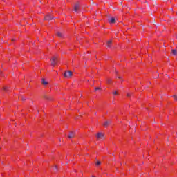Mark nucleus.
<instances>
[{
  "label": "nucleus",
  "instance_id": "1",
  "mask_svg": "<svg viewBox=\"0 0 177 177\" xmlns=\"http://www.w3.org/2000/svg\"><path fill=\"white\" fill-rule=\"evenodd\" d=\"M64 78H70L71 77H73V73L71 71H66L64 73Z\"/></svg>",
  "mask_w": 177,
  "mask_h": 177
},
{
  "label": "nucleus",
  "instance_id": "2",
  "mask_svg": "<svg viewBox=\"0 0 177 177\" xmlns=\"http://www.w3.org/2000/svg\"><path fill=\"white\" fill-rule=\"evenodd\" d=\"M55 64H57V57H53L51 59V66H55Z\"/></svg>",
  "mask_w": 177,
  "mask_h": 177
},
{
  "label": "nucleus",
  "instance_id": "3",
  "mask_svg": "<svg viewBox=\"0 0 177 177\" xmlns=\"http://www.w3.org/2000/svg\"><path fill=\"white\" fill-rule=\"evenodd\" d=\"M74 136H75V132L74 131H70L69 134L68 135V138L69 139H73V138H74Z\"/></svg>",
  "mask_w": 177,
  "mask_h": 177
},
{
  "label": "nucleus",
  "instance_id": "4",
  "mask_svg": "<svg viewBox=\"0 0 177 177\" xmlns=\"http://www.w3.org/2000/svg\"><path fill=\"white\" fill-rule=\"evenodd\" d=\"M110 124H111V120H106L104 122L103 125H104V127H105V128H107V127L109 125H110Z\"/></svg>",
  "mask_w": 177,
  "mask_h": 177
},
{
  "label": "nucleus",
  "instance_id": "5",
  "mask_svg": "<svg viewBox=\"0 0 177 177\" xmlns=\"http://www.w3.org/2000/svg\"><path fill=\"white\" fill-rule=\"evenodd\" d=\"M78 9H80V3H77L74 6L75 12H78Z\"/></svg>",
  "mask_w": 177,
  "mask_h": 177
},
{
  "label": "nucleus",
  "instance_id": "6",
  "mask_svg": "<svg viewBox=\"0 0 177 177\" xmlns=\"http://www.w3.org/2000/svg\"><path fill=\"white\" fill-rule=\"evenodd\" d=\"M52 19H53V17H52L50 15H47L44 18V20H52Z\"/></svg>",
  "mask_w": 177,
  "mask_h": 177
},
{
  "label": "nucleus",
  "instance_id": "7",
  "mask_svg": "<svg viewBox=\"0 0 177 177\" xmlns=\"http://www.w3.org/2000/svg\"><path fill=\"white\" fill-rule=\"evenodd\" d=\"M104 134L102 133H98L97 134V139H100V138H104Z\"/></svg>",
  "mask_w": 177,
  "mask_h": 177
},
{
  "label": "nucleus",
  "instance_id": "8",
  "mask_svg": "<svg viewBox=\"0 0 177 177\" xmlns=\"http://www.w3.org/2000/svg\"><path fill=\"white\" fill-rule=\"evenodd\" d=\"M112 41L111 40H109L107 41V48H111V44H112Z\"/></svg>",
  "mask_w": 177,
  "mask_h": 177
},
{
  "label": "nucleus",
  "instance_id": "9",
  "mask_svg": "<svg viewBox=\"0 0 177 177\" xmlns=\"http://www.w3.org/2000/svg\"><path fill=\"white\" fill-rule=\"evenodd\" d=\"M41 84H43V85H48V82H46V80H45V79H41Z\"/></svg>",
  "mask_w": 177,
  "mask_h": 177
},
{
  "label": "nucleus",
  "instance_id": "10",
  "mask_svg": "<svg viewBox=\"0 0 177 177\" xmlns=\"http://www.w3.org/2000/svg\"><path fill=\"white\" fill-rule=\"evenodd\" d=\"M57 37H59V38L63 37V33L60 32H57Z\"/></svg>",
  "mask_w": 177,
  "mask_h": 177
},
{
  "label": "nucleus",
  "instance_id": "11",
  "mask_svg": "<svg viewBox=\"0 0 177 177\" xmlns=\"http://www.w3.org/2000/svg\"><path fill=\"white\" fill-rule=\"evenodd\" d=\"M171 53H172V55H174V56H176V55H177L176 50H175V49L171 50Z\"/></svg>",
  "mask_w": 177,
  "mask_h": 177
},
{
  "label": "nucleus",
  "instance_id": "12",
  "mask_svg": "<svg viewBox=\"0 0 177 177\" xmlns=\"http://www.w3.org/2000/svg\"><path fill=\"white\" fill-rule=\"evenodd\" d=\"M110 23H115V18L112 17L109 20Z\"/></svg>",
  "mask_w": 177,
  "mask_h": 177
},
{
  "label": "nucleus",
  "instance_id": "13",
  "mask_svg": "<svg viewBox=\"0 0 177 177\" xmlns=\"http://www.w3.org/2000/svg\"><path fill=\"white\" fill-rule=\"evenodd\" d=\"M19 97H20L21 100H23V101H24V100H26L27 99L26 97H25L23 96V95H21Z\"/></svg>",
  "mask_w": 177,
  "mask_h": 177
},
{
  "label": "nucleus",
  "instance_id": "14",
  "mask_svg": "<svg viewBox=\"0 0 177 177\" xmlns=\"http://www.w3.org/2000/svg\"><path fill=\"white\" fill-rule=\"evenodd\" d=\"M3 91H5L6 92L8 91V89H9V87L8 86H4L3 88Z\"/></svg>",
  "mask_w": 177,
  "mask_h": 177
},
{
  "label": "nucleus",
  "instance_id": "15",
  "mask_svg": "<svg viewBox=\"0 0 177 177\" xmlns=\"http://www.w3.org/2000/svg\"><path fill=\"white\" fill-rule=\"evenodd\" d=\"M107 83L111 84V79H107Z\"/></svg>",
  "mask_w": 177,
  "mask_h": 177
},
{
  "label": "nucleus",
  "instance_id": "16",
  "mask_svg": "<svg viewBox=\"0 0 177 177\" xmlns=\"http://www.w3.org/2000/svg\"><path fill=\"white\" fill-rule=\"evenodd\" d=\"M53 171H57V166H54Z\"/></svg>",
  "mask_w": 177,
  "mask_h": 177
},
{
  "label": "nucleus",
  "instance_id": "17",
  "mask_svg": "<svg viewBox=\"0 0 177 177\" xmlns=\"http://www.w3.org/2000/svg\"><path fill=\"white\" fill-rule=\"evenodd\" d=\"M44 98L48 99V100H50V98L49 97V96L45 95Z\"/></svg>",
  "mask_w": 177,
  "mask_h": 177
},
{
  "label": "nucleus",
  "instance_id": "18",
  "mask_svg": "<svg viewBox=\"0 0 177 177\" xmlns=\"http://www.w3.org/2000/svg\"><path fill=\"white\" fill-rule=\"evenodd\" d=\"M173 97L177 102V96H176V95H173Z\"/></svg>",
  "mask_w": 177,
  "mask_h": 177
},
{
  "label": "nucleus",
  "instance_id": "19",
  "mask_svg": "<svg viewBox=\"0 0 177 177\" xmlns=\"http://www.w3.org/2000/svg\"><path fill=\"white\" fill-rule=\"evenodd\" d=\"M101 162L100 161L97 160L96 162V165H100Z\"/></svg>",
  "mask_w": 177,
  "mask_h": 177
},
{
  "label": "nucleus",
  "instance_id": "20",
  "mask_svg": "<svg viewBox=\"0 0 177 177\" xmlns=\"http://www.w3.org/2000/svg\"><path fill=\"white\" fill-rule=\"evenodd\" d=\"M95 91H100V88H95Z\"/></svg>",
  "mask_w": 177,
  "mask_h": 177
},
{
  "label": "nucleus",
  "instance_id": "21",
  "mask_svg": "<svg viewBox=\"0 0 177 177\" xmlns=\"http://www.w3.org/2000/svg\"><path fill=\"white\" fill-rule=\"evenodd\" d=\"M113 95H117V91L113 92Z\"/></svg>",
  "mask_w": 177,
  "mask_h": 177
},
{
  "label": "nucleus",
  "instance_id": "22",
  "mask_svg": "<svg viewBox=\"0 0 177 177\" xmlns=\"http://www.w3.org/2000/svg\"><path fill=\"white\" fill-rule=\"evenodd\" d=\"M127 96L128 97L131 96V93H127Z\"/></svg>",
  "mask_w": 177,
  "mask_h": 177
},
{
  "label": "nucleus",
  "instance_id": "23",
  "mask_svg": "<svg viewBox=\"0 0 177 177\" xmlns=\"http://www.w3.org/2000/svg\"><path fill=\"white\" fill-rule=\"evenodd\" d=\"M118 78H119L120 80H121V76L118 77Z\"/></svg>",
  "mask_w": 177,
  "mask_h": 177
},
{
  "label": "nucleus",
  "instance_id": "24",
  "mask_svg": "<svg viewBox=\"0 0 177 177\" xmlns=\"http://www.w3.org/2000/svg\"><path fill=\"white\" fill-rule=\"evenodd\" d=\"M12 41H15V39H12Z\"/></svg>",
  "mask_w": 177,
  "mask_h": 177
},
{
  "label": "nucleus",
  "instance_id": "25",
  "mask_svg": "<svg viewBox=\"0 0 177 177\" xmlns=\"http://www.w3.org/2000/svg\"><path fill=\"white\" fill-rule=\"evenodd\" d=\"M91 177H95L94 176H92Z\"/></svg>",
  "mask_w": 177,
  "mask_h": 177
}]
</instances>
